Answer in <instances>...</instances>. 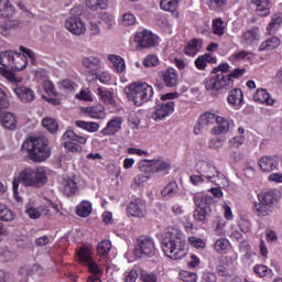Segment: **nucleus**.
Returning <instances> with one entry per match:
<instances>
[{"mask_svg": "<svg viewBox=\"0 0 282 282\" xmlns=\"http://www.w3.org/2000/svg\"><path fill=\"white\" fill-rule=\"evenodd\" d=\"M100 21L107 24L108 30H113V25H116V18L107 12H101L99 14Z\"/></svg>", "mask_w": 282, "mask_h": 282, "instance_id": "48", "label": "nucleus"}, {"mask_svg": "<svg viewBox=\"0 0 282 282\" xmlns=\"http://www.w3.org/2000/svg\"><path fill=\"white\" fill-rule=\"evenodd\" d=\"M180 4V0H161L160 6L161 10H164L165 12H171L173 17H180V13L177 12V7Z\"/></svg>", "mask_w": 282, "mask_h": 282, "instance_id": "27", "label": "nucleus"}, {"mask_svg": "<svg viewBox=\"0 0 282 282\" xmlns=\"http://www.w3.org/2000/svg\"><path fill=\"white\" fill-rule=\"evenodd\" d=\"M154 173H160L161 171H169L171 165L162 160H153Z\"/></svg>", "mask_w": 282, "mask_h": 282, "instance_id": "53", "label": "nucleus"}, {"mask_svg": "<svg viewBox=\"0 0 282 282\" xmlns=\"http://www.w3.org/2000/svg\"><path fill=\"white\" fill-rule=\"evenodd\" d=\"M85 113L90 118L102 120L105 118V108L102 106L86 107L84 108Z\"/></svg>", "mask_w": 282, "mask_h": 282, "instance_id": "32", "label": "nucleus"}, {"mask_svg": "<svg viewBox=\"0 0 282 282\" xmlns=\"http://www.w3.org/2000/svg\"><path fill=\"white\" fill-rule=\"evenodd\" d=\"M83 67L90 76L98 75V72L102 68L100 59L98 57L89 56L82 59Z\"/></svg>", "mask_w": 282, "mask_h": 282, "instance_id": "12", "label": "nucleus"}, {"mask_svg": "<svg viewBox=\"0 0 282 282\" xmlns=\"http://www.w3.org/2000/svg\"><path fill=\"white\" fill-rule=\"evenodd\" d=\"M232 83L234 80H230L225 74L213 73L205 79V89L219 91V89H224V87H232Z\"/></svg>", "mask_w": 282, "mask_h": 282, "instance_id": "6", "label": "nucleus"}, {"mask_svg": "<svg viewBox=\"0 0 282 282\" xmlns=\"http://www.w3.org/2000/svg\"><path fill=\"white\" fill-rule=\"evenodd\" d=\"M98 94L105 105H116V100L113 99V94L111 91L99 87Z\"/></svg>", "mask_w": 282, "mask_h": 282, "instance_id": "43", "label": "nucleus"}, {"mask_svg": "<svg viewBox=\"0 0 282 282\" xmlns=\"http://www.w3.org/2000/svg\"><path fill=\"white\" fill-rule=\"evenodd\" d=\"M180 193V186L175 182L167 183L161 191L162 197H175Z\"/></svg>", "mask_w": 282, "mask_h": 282, "instance_id": "36", "label": "nucleus"}, {"mask_svg": "<svg viewBox=\"0 0 282 282\" xmlns=\"http://www.w3.org/2000/svg\"><path fill=\"white\" fill-rule=\"evenodd\" d=\"M258 17H268L270 14V0H250Z\"/></svg>", "mask_w": 282, "mask_h": 282, "instance_id": "19", "label": "nucleus"}, {"mask_svg": "<svg viewBox=\"0 0 282 282\" xmlns=\"http://www.w3.org/2000/svg\"><path fill=\"white\" fill-rule=\"evenodd\" d=\"M196 171L203 177H206L209 182H217L215 177H219V171L215 165L206 161H200L196 164Z\"/></svg>", "mask_w": 282, "mask_h": 282, "instance_id": "10", "label": "nucleus"}, {"mask_svg": "<svg viewBox=\"0 0 282 282\" xmlns=\"http://www.w3.org/2000/svg\"><path fill=\"white\" fill-rule=\"evenodd\" d=\"M14 58V51H4L0 53V65L4 69H11L12 61Z\"/></svg>", "mask_w": 282, "mask_h": 282, "instance_id": "35", "label": "nucleus"}, {"mask_svg": "<svg viewBox=\"0 0 282 282\" xmlns=\"http://www.w3.org/2000/svg\"><path fill=\"white\" fill-rule=\"evenodd\" d=\"M282 23V13H274L271 18V21L269 22V25L267 26V32L269 34H274L280 28Z\"/></svg>", "mask_w": 282, "mask_h": 282, "instance_id": "30", "label": "nucleus"}, {"mask_svg": "<svg viewBox=\"0 0 282 282\" xmlns=\"http://www.w3.org/2000/svg\"><path fill=\"white\" fill-rule=\"evenodd\" d=\"M193 199L197 208H206V206H210V204H213V196L205 194H196Z\"/></svg>", "mask_w": 282, "mask_h": 282, "instance_id": "34", "label": "nucleus"}, {"mask_svg": "<svg viewBox=\"0 0 282 282\" xmlns=\"http://www.w3.org/2000/svg\"><path fill=\"white\" fill-rule=\"evenodd\" d=\"M158 63H160V59L155 55H148L143 59L144 67H155L158 65Z\"/></svg>", "mask_w": 282, "mask_h": 282, "instance_id": "57", "label": "nucleus"}, {"mask_svg": "<svg viewBox=\"0 0 282 282\" xmlns=\"http://www.w3.org/2000/svg\"><path fill=\"white\" fill-rule=\"evenodd\" d=\"M259 202L265 204L267 206H274L275 202H279V194L275 189H271L258 195Z\"/></svg>", "mask_w": 282, "mask_h": 282, "instance_id": "23", "label": "nucleus"}, {"mask_svg": "<svg viewBox=\"0 0 282 282\" xmlns=\"http://www.w3.org/2000/svg\"><path fill=\"white\" fill-rule=\"evenodd\" d=\"M65 28L70 34L75 36H83L87 32V26L85 22L78 17H72L65 21Z\"/></svg>", "mask_w": 282, "mask_h": 282, "instance_id": "11", "label": "nucleus"}, {"mask_svg": "<svg viewBox=\"0 0 282 282\" xmlns=\"http://www.w3.org/2000/svg\"><path fill=\"white\" fill-rule=\"evenodd\" d=\"M10 107V100L8 99V95L3 89L0 88V111L3 109H8Z\"/></svg>", "mask_w": 282, "mask_h": 282, "instance_id": "56", "label": "nucleus"}, {"mask_svg": "<svg viewBox=\"0 0 282 282\" xmlns=\"http://www.w3.org/2000/svg\"><path fill=\"white\" fill-rule=\"evenodd\" d=\"M42 124L50 133H56L58 131V122L51 117H46L43 119Z\"/></svg>", "mask_w": 282, "mask_h": 282, "instance_id": "45", "label": "nucleus"}, {"mask_svg": "<svg viewBox=\"0 0 282 282\" xmlns=\"http://www.w3.org/2000/svg\"><path fill=\"white\" fill-rule=\"evenodd\" d=\"M79 217H89L91 215V203L83 200L76 208Z\"/></svg>", "mask_w": 282, "mask_h": 282, "instance_id": "41", "label": "nucleus"}, {"mask_svg": "<svg viewBox=\"0 0 282 282\" xmlns=\"http://www.w3.org/2000/svg\"><path fill=\"white\" fill-rule=\"evenodd\" d=\"M210 215V206H205V207H202V208H196L194 210V219L196 221H199L200 224H206V217Z\"/></svg>", "mask_w": 282, "mask_h": 282, "instance_id": "38", "label": "nucleus"}, {"mask_svg": "<svg viewBox=\"0 0 282 282\" xmlns=\"http://www.w3.org/2000/svg\"><path fill=\"white\" fill-rule=\"evenodd\" d=\"M180 276L181 281L184 282H197V273H193L189 271H181Z\"/></svg>", "mask_w": 282, "mask_h": 282, "instance_id": "54", "label": "nucleus"}, {"mask_svg": "<svg viewBox=\"0 0 282 282\" xmlns=\"http://www.w3.org/2000/svg\"><path fill=\"white\" fill-rule=\"evenodd\" d=\"M111 250V241L109 240H102L98 243L97 252L100 254V257H105V254H109V251Z\"/></svg>", "mask_w": 282, "mask_h": 282, "instance_id": "49", "label": "nucleus"}, {"mask_svg": "<svg viewBox=\"0 0 282 282\" xmlns=\"http://www.w3.org/2000/svg\"><path fill=\"white\" fill-rule=\"evenodd\" d=\"M216 123L218 124V127H214L212 129V133L214 135H220V133H228V131H230V121H228V119L218 116Z\"/></svg>", "mask_w": 282, "mask_h": 282, "instance_id": "22", "label": "nucleus"}, {"mask_svg": "<svg viewBox=\"0 0 282 282\" xmlns=\"http://www.w3.org/2000/svg\"><path fill=\"white\" fill-rule=\"evenodd\" d=\"M129 100H132L137 107L149 102L153 98V87L147 83H134L124 89Z\"/></svg>", "mask_w": 282, "mask_h": 282, "instance_id": "4", "label": "nucleus"}, {"mask_svg": "<svg viewBox=\"0 0 282 282\" xmlns=\"http://www.w3.org/2000/svg\"><path fill=\"white\" fill-rule=\"evenodd\" d=\"M253 272L258 274L259 276H268L272 272L267 265L259 264L253 268Z\"/></svg>", "mask_w": 282, "mask_h": 282, "instance_id": "58", "label": "nucleus"}, {"mask_svg": "<svg viewBox=\"0 0 282 282\" xmlns=\"http://www.w3.org/2000/svg\"><path fill=\"white\" fill-rule=\"evenodd\" d=\"M86 6L89 10L96 12L98 10H107L108 2L107 0H86Z\"/></svg>", "mask_w": 282, "mask_h": 282, "instance_id": "40", "label": "nucleus"}, {"mask_svg": "<svg viewBox=\"0 0 282 282\" xmlns=\"http://www.w3.org/2000/svg\"><path fill=\"white\" fill-rule=\"evenodd\" d=\"M206 63H213V56L210 54L200 55L195 59L197 69H206Z\"/></svg>", "mask_w": 282, "mask_h": 282, "instance_id": "46", "label": "nucleus"}, {"mask_svg": "<svg viewBox=\"0 0 282 282\" xmlns=\"http://www.w3.org/2000/svg\"><path fill=\"white\" fill-rule=\"evenodd\" d=\"M242 43H245L246 45H252V43H254V41H259L260 35H259V29H250L248 31H246L242 34Z\"/></svg>", "mask_w": 282, "mask_h": 282, "instance_id": "37", "label": "nucleus"}, {"mask_svg": "<svg viewBox=\"0 0 282 282\" xmlns=\"http://www.w3.org/2000/svg\"><path fill=\"white\" fill-rule=\"evenodd\" d=\"M227 100L229 105H232V107L239 109V107L243 105V91H241L239 88L230 90Z\"/></svg>", "mask_w": 282, "mask_h": 282, "instance_id": "21", "label": "nucleus"}, {"mask_svg": "<svg viewBox=\"0 0 282 282\" xmlns=\"http://www.w3.org/2000/svg\"><path fill=\"white\" fill-rule=\"evenodd\" d=\"M122 23L126 26L129 25H134L135 24V15H133L132 13H126L122 17Z\"/></svg>", "mask_w": 282, "mask_h": 282, "instance_id": "62", "label": "nucleus"}, {"mask_svg": "<svg viewBox=\"0 0 282 282\" xmlns=\"http://www.w3.org/2000/svg\"><path fill=\"white\" fill-rule=\"evenodd\" d=\"M14 219V212L6 205L0 204V221H12Z\"/></svg>", "mask_w": 282, "mask_h": 282, "instance_id": "44", "label": "nucleus"}, {"mask_svg": "<svg viewBox=\"0 0 282 282\" xmlns=\"http://www.w3.org/2000/svg\"><path fill=\"white\" fill-rule=\"evenodd\" d=\"M163 83L166 87H177L180 83V73L175 68H167L161 72Z\"/></svg>", "mask_w": 282, "mask_h": 282, "instance_id": "14", "label": "nucleus"}, {"mask_svg": "<svg viewBox=\"0 0 282 282\" xmlns=\"http://www.w3.org/2000/svg\"><path fill=\"white\" fill-rule=\"evenodd\" d=\"M258 164L263 173H271V171L279 169V158L264 155L259 160Z\"/></svg>", "mask_w": 282, "mask_h": 282, "instance_id": "13", "label": "nucleus"}, {"mask_svg": "<svg viewBox=\"0 0 282 282\" xmlns=\"http://www.w3.org/2000/svg\"><path fill=\"white\" fill-rule=\"evenodd\" d=\"M64 149L69 153H80L83 151V147L69 141L64 143Z\"/></svg>", "mask_w": 282, "mask_h": 282, "instance_id": "55", "label": "nucleus"}, {"mask_svg": "<svg viewBox=\"0 0 282 282\" xmlns=\"http://www.w3.org/2000/svg\"><path fill=\"white\" fill-rule=\"evenodd\" d=\"M161 248L170 259L177 261L186 257V238L184 232L176 228H167L161 240Z\"/></svg>", "mask_w": 282, "mask_h": 282, "instance_id": "1", "label": "nucleus"}, {"mask_svg": "<svg viewBox=\"0 0 282 282\" xmlns=\"http://www.w3.org/2000/svg\"><path fill=\"white\" fill-rule=\"evenodd\" d=\"M1 122L4 129H17V116H14L12 112H4L1 116Z\"/></svg>", "mask_w": 282, "mask_h": 282, "instance_id": "31", "label": "nucleus"}, {"mask_svg": "<svg viewBox=\"0 0 282 282\" xmlns=\"http://www.w3.org/2000/svg\"><path fill=\"white\" fill-rule=\"evenodd\" d=\"M134 43L142 50L155 47L158 45V35L148 30L139 31L134 36Z\"/></svg>", "mask_w": 282, "mask_h": 282, "instance_id": "7", "label": "nucleus"}, {"mask_svg": "<svg viewBox=\"0 0 282 282\" xmlns=\"http://www.w3.org/2000/svg\"><path fill=\"white\" fill-rule=\"evenodd\" d=\"M122 129V117L112 118L105 129L101 130L102 135H116Z\"/></svg>", "mask_w": 282, "mask_h": 282, "instance_id": "15", "label": "nucleus"}, {"mask_svg": "<svg viewBox=\"0 0 282 282\" xmlns=\"http://www.w3.org/2000/svg\"><path fill=\"white\" fill-rule=\"evenodd\" d=\"M63 193L66 197H72V195H76L78 192V183L74 178H64L63 180Z\"/></svg>", "mask_w": 282, "mask_h": 282, "instance_id": "24", "label": "nucleus"}, {"mask_svg": "<svg viewBox=\"0 0 282 282\" xmlns=\"http://www.w3.org/2000/svg\"><path fill=\"white\" fill-rule=\"evenodd\" d=\"M188 241L194 248H206V242L200 238L192 236L188 238Z\"/></svg>", "mask_w": 282, "mask_h": 282, "instance_id": "60", "label": "nucleus"}, {"mask_svg": "<svg viewBox=\"0 0 282 282\" xmlns=\"http://www.w3.org/2000/svg\"><path fill=\"white\" fill-rule=\"evenodd\" d=\"M108 61H110V63H112V65L115 67V72H117L118 74H122V72H124V69H127L124 59L119 55H108Z\"/></svg>", "mask_w": 282, "mask_h": 282, "instance_id": "33", "label": "nucleus"}, {"mask_svg": "<svg viewBox=\"0 0 282 282\" xmlns=\"http://www.w3.org/2000/svg\"><path fill=\"white\" fill-rule=\"evenodd\" d=\"M18 28H21V21L12 19V17L7 18L4 22L0 23V34L1 36H10V32Z\"/></svg>", "mask_w": 282, "mask_h": 282, "instance_id": "17", "label": "nucleus"}, {"mask_svg": "<svg viewBox=\"0 0 282 282\" xmlns=\"http://www.w3.org/2000/svg\"><path fill=\"white\" fill-rule=\"evenodd\" d=\"M216 274L218 276H224L225 279H228V276H230V271L223 264H218L216 265Z\"/></svg>", "mask_w": 282, "mask_h": 282, "instance_id": "61", "label": "nucleus"}, {"mask_svg": "<svg viewBox=\"0 0 282 282\" xmlns=\"http://www.w3.org/2000/svg\"><path fill=\"white\" fill-rule=\"evenodd\" d=\"M19 184L32 188H41L47 184V172L43 167H25L13 178V195H19Z\"/></svg>", "mask_w": 282, "mask_h": 282, "instance_id": "2", "label": "nucleus"}, {"mask_svg": "<svg viewBox=\"0 0 282 282\" xmlns=\"http://www.w3.org/2000/svg\"><path fill=\"white\" fill-rule=\"evenodd\" d=\"M213 31L214 34H217L218 36H224L226 29L224 28V21H221V19H217L214 21Z\"/></svg>", "mask_w": 282, "mask_h": 282, "instance_id": "52", "label": "nucleus"}, {"mask_svg": "<svg viewBox=\"0 0 282 282\" xmlns=\"http://www.w3.org/2000/svg\"><path fill=\"white\" fill-rule=\"evenodd\" d=\"M217 118H219V116L213 112H205L200 115L199 120L205 127H208V124H215V122H217Z\"/></svg>", "mask_w": 282, "mask_h": 282, "instance_id": "47", "label": "nucleus"}, {"mask_svg": "<svg viewBox=\"0 0 282 282\" xmlns=\"http://www.w3.org/2000/svg\"><path fill=\"white\" fill-rule=\"evenodd\" d=\"M20 50L30 57L32 65H36V53L34 51L20 46Z\"/></svg>", "mask_w": 282, "mask_h": 282, "instance_id": "63", "label": "nucleus"}, {"mask_svg": "<svg viewBox=\"0 0 282 282\" xmlns=\"http://www.w3.org/2000/svg\"><path fill=\"white\" fill-rule=\"evenodd\" d=\"M14 6L10 0H0V17L1 19H10L14 17Z\"/></svg>", "mask_w": 282, "mask_h": 282, "instance_id": "25", "label": "nucleus"}, {"mask_svg": "<svg viewBox=\"0 0 282 282\" xmlns=\"http://www.w3.org/2000/svg\"><path fill=\"white\" fill-rule=\"evenodd\" d=\"M173 111H175V101H166L156 105L154 111L151 112L150 118L155 122H160V120L169 118Z\"/></svg>", "mask_w": 282, "mask_h": 282, "instance_id": "8", "label": "nucleus"}, {"mask_svg": "<svg viewBox=\"0 0 282 282\" xmlns=\"http://www.w3.org/2000/svg\"><path fill=\"white\" fill-rule=\"evenodd\" d=\"M254 208L259 217H268L272 213V206L263 204V202L256 203Z\"/></svg>", "mask_w": 282, "mask_h": 282, "instance_id": "42", "label": "nucleus"}, {"mask_svg": "<svg viewBox=\"0 0 282 282\" xmlns=\"http://www.w3.org/2000/svg\"><path fill=\"white\" fill-rule=\"evenodd\" d=\"M243 74H246V68H235L230 74L225 75V78L232 80V78H241Z\"/></svg>", "mask_w": 282, "mask_h": 282, "instance_id": "59", "label": "nucleus"}, {"mask_svg": "<svg viewBox=\"0 0 282 282\" xmlns=\"http://www.w3.org/2000/svg\"><path fill=\"white\" fill-rule=\"evenodd\" d=\"M91 253L89 252V249L87 248H82L78 253L77 257L80 261V263H84V265L88 267V270L91 274V276H100L102 274V271L100 270V268L98 267V264H96V262H94L91 260Z\"/></svg>", "mask_w": 282, "mask_h": 282, "instance_id": "9", "label": "nucleus"}, {"mask_svg": "<svg viewBox=\"0 0 282 282\" xmlns=\"http://www.w3.org/2000/svg\"><path fill=\"white\" fill-rule=\"evenodd\" d=\"M128 215L131 217H144V203L140 198H135L128 205Z\"/></svg>", "mask_w": 282, "mask_h": 282, "instance_id": "20", "label": "nucleus"}, {"mask_svg": "<svg viewBox=\"0 0 282 282\" xmlns=\"http://www.w3.org/2000/svg\"><path fill=\"white\" fill-rule=\"evenodd\" d=\"M96 76L97 80H100V83H104V85H107L111 82V75L109 73H100L98 72Z\"/></svg>", "mask_w": 282, "mask_h": 282, "instance_id": "64", "label": "nucleus"}, {"mask_svg": "<svg viewBox=\"0 0 282 282\" xmlns=\"http://www.w3.org/2000/svg\"><path fill=\"white\" fill-rule=\"evenodd\" d=\"M47 139L31 137L23 142L22 149L29 153L33 162H45L50 158V148Z\"/></svg>", "mask_w": 282, "mask_h": 282, "instance_id": "3", "label": "nucleus"}, {"mask_svg": "<svg viewBox=\"0 0 282 282\" xmlns=\"http://www.w3.org/2000/svg\"><path fill=\"white\" fill-rule=\"evenodd\" d=\"M13 91L22 102H32L35 98L33 90L26 86L18 85L13 88Z\"/></svg>", "mask_w": 282, "mask_h": 282, "instance_id": "18", "label": "nucleus"}, {"mask_svg": "<svg viewBox=\"0 0 282 282\" xmlns=\"http://www.w3.org/2000/svg\"><path fill=\"white\" fill-rule=\"evenodd\" d=\"M253 100L256 102H265V105H274L275 100L270 97L267 89L260 88L253 94Z\"/></svg>", "mask_w": 282, "mask_h": 282, "instance_id": "26", "label": "nucleus"}, {"mask_svg": "<svg viewBox=\"0 0 282 282\" xmlns=\"http://www.w3.org/2000/svg\"><path fill=\"white\" fill-rule=\"evenodd\" d=\"M279 45H281V40L276 36H272L260 44L259 52H270L276 50Z\"/></svg>", "mask_w": 282, "mask_h": 282, "instance_id": "29", "label": "nucleus"}, {"mask_svg": "<svg viewBox=\"0 0 282 282\" xmlns=\"http://www.w3.org/2000/svg\"><path fill=\"white\" fill-rule=\"evenodd\" d=\"M28 67V57L24 54L13 51V59H11V72H23Z\"/></svg>", "mask_w": 282, "mask_h": 282, "instance_id": "16", "label": "nucleus"}, {"mask_svg": "<svg viewBox=\"0 0 282 282\" xmlns=\"http://www.w3.org/2000/svg\"><path fill=\"white\" fill-rule=\"evenodd\" d=\"M204 41L199 39L191 40L187 45L185 46V54L187 56H195L199 50H202Z\"/></svg>", "mask_w": 282, "mask_h": 282, "instance_id": "28", "label": "nucleus"}, {"mask_svg": "<svg viewBox=\"0 0 282 282\" xmlns=\"http://www.w3.org/2000/svg\"><path fill=\"white\" fill-rule=\"evenodd\" d=\"M139 170L141 171V173H154L153 160L140 161Z\"/></svg>", "mask_w": 282, "mask_h": 282, "instance_id": "51", "label": "nucleus"}, {"mask_svg": "<svg viewBox=\"0 0 282 282\" xmlns=\"http://www.w3.org/2000/svg\"><path fill=\"white\" fill-rule=\"evenodd\" d=\"M155 254H158L155 240L150 236H140L137 239L134 256L139 257V259H144V257L151 258L155 257Z\"/></svg>", "mask_w": 282, "mask_h": 282, "instance_id": "5", "label": "nucleus"}, {"mask_svg": "<svg viewBox=\"0 0 282 282\" xmlns=\"http://www.w3.org/2000/svg\"><path fill=\"white\" fill-rule=\"evenodd\" d=\"M76 127L79 129H84L85 131H88L89 133H96L98 129H100V124L98 122H87L83 120H77L75 122Z\"/></svg>", "mask_w": 282, "mask_h": 282, "instance_id": "39", "label": "nucleus"}, {"mask_svg": "<svg viewBox=\"0 0 282 282\" xmlns=\"http://www.w3.org/2000/svg\"><path fill=\"white\" fill-rule=\"evenodd\" d=\"M229 245H230V242H228V240L220 238V239L216 240L214 248H215L216 252H218V254H221L228 250Z\"/></svg>", "mask_w": 282, "mask_h": 282, "instance_id": "50", "label": "nucleus"}]
</instances>
